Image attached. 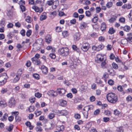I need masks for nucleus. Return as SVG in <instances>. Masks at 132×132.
Here are the masks:
<instances>
[{"mask_svg":"<svg viewBox=\"0 0 132 132\" xmlns=\"http://www.w3.org/2000/svg\"><path fill=\"white\" fill-rule=\"evenodd\" d=\"M106 98L108 101L111 103H115L118 100L117 95L112 93L108 94L107 95Z\"/></svg>","mask_w":132,"mask_h":132,"instance_id":"f257e3e1","label":"nucleus"},{"mask_svg":"<svg viewBox=\"0 0 132 132\" xmlns=\"http://www.w3.org/2000/svg\"><path fill=\"white\" fill-rule=\"evenodd\" d=\"M8 77L6 73H4V75H0V85H3L5 84L7 81Z\"/></svg>","mask_w":132,"mask_h":132,"instance_id":"f03ea898","label":"nucleus"},{"mask_svg":"<svg viewBox=\"0 0 132 132\" xmlns=\"http://www.w3.org/2000/svg\"><path fill=\"white\" fill-rule=\"evenodd\" d=\"M43 39L41 38L37 39L34 44L35 47H37V49H39L41 46L43 45L42 43Z\"/></svg>","mask_w":132,"mask_h":132,"instance_id":"7ed1b4c3","label":"nucleus"},{"mask_svg":"<svg viewBox=\"0 0 132 132\" xmlns=\"http://www.w3.org/2000/svg\"><path fill=\"white\" fill-rule=\"evenodd\" d=\"M60 53L62 55L66 56L69 53V49L67 47L62 48L60 49Z\"/></svg>","mask_w":132,"mask_h":132,"instance_id":"20e7f679","label":"nucleus"},{"mask_svg":"<svg viewBox=\"0 0 132 132\" xmlns=\"http://www.w3.org/2000/svg\"><path fill=\"white\" fill-rule=\"evenodd\" d=\"M89 45L87 43H84L82 45V47H81V49L84 51L86 52L89 49Z\"/></svg>","mask_w":132,"mask_h":132,"instance_id":"39448f33","label":"nucleus"},{"mask_svg":"<svg viewBox=\"0 0 132 132\" xmlns=\"http://www.w3.org/2000/svg\"><path fill=\"white\" fill-rule=\"evenodd\" d=\"M16 103V102L14 98L13 97H11L9 102V104L10 107H12L14 106Z\"/></svg>","mask_w":132,"mask_h":132,"instance_id":"423d86ee","label":"nucleus"},{"mask_svg":"<svg viewBox=\"0 0 132 132\" xmlns=\"http://www.w3.org/2000/svg\"><path fill=\"white\" fill-rule=\"evenodd\" d=\"M104 56L101 54H98L97 55V60L96 61V62L99 63L102 61L103 60H104Z\"/></svg>","mask_w":132,"mask_h":132,"instance_id":"0eeeda50","label":"nucleus"},{"mask_svg":"<svg viewBox=\"0 0 132 132\" xmlns=\"http://www.w3.org/2000/svg\"><path fill=\"white\" fill-rule=\"evenodd\" d=\"M56 90L59 94L60 96L64 95L66 92L65 90L63 88H58Z\"/></svg>","mask_w":132,"mask_h":132,"instance_id":"6e6552de","label":"nucleus"},{"mask_svg":"<svg viewBox=\"0 0 132 132\" xmlns=\"http://www.w3.org/2000/svg\"><path fill=\"white\" fill-rule=\"evenodd\" d=\"M59 105L62 107H65L67 105V101L63 99H62L59 101Z\"/></svg>","mask_w":132,"mask_h":132,"instance_id":"1a4fd4ad","label":"nucleus"},{"mask_svg":"<svg viewBox=\"0 0 132 132\" xmlns=\"http://www.w3.org/2000/svg\"><path fill=\"white\" fill-rule=\"evenodd\" d=\"M48 94L50 96L53 97L56 96L57 95V93L53 90H50L48 92Z\"/></svg>","mask_w":132,"mask_h":132,"instance_id":"9d476101","label":"nucleus"},{"mask_svg":"<svg viewBox=\"0 0 132 132\" xmlns=\"http://www.w3.org/2000/svg\"><path fill=\"white\" fill-rule=\"evenodd\" d=\"M40 69L44 74L46 75L48 73V70L46 66L44 65H42Z\"/></svg>","mask_w":132,"mask_h":132,"instance_id":"9b49d317","label":"nucleus"},{"mask_svg":"<svg viewBox=\"0 0 132 132\" xmlns=\"http://www.w3.org/2000/svg\"><path fill=\"white\" fill-rule=\"evenodd\" d=\"M31 60L34 64L39 65L41 63V62L39 59H36L35 58H31Z\"/></svg>","mask_w":132,"mask_h":132,"instance_id":"f8f14e48","label":"nucleus"},{"mask_svg":"<svg viewBox=\"0 0 132 132\" xmlns=\"http://www.w3.org/2000/svg\"><path fill=\"white\" fill-rule=\"evenodd\" d=\"M57 113L59 116H66L68 114V112L65 110H62L58 111Z\"/></svg>","mask_w":132,"mask_h":132,"instance_id":"ddd939ff","label":"nucleus"},{"mask_svg":"<svg viewBox=\"0 0 132 132\" xmlns=\"http://www.w3.org/2000/svg\"><path fill=\"white\" fill-rule=\"evenodd\" d=\"M101 67L103 69H105L106 68L107 65V61L105 59L104 60L101 62Z\"/></svg>","mask_w":132,"mask_h":132,"instance_id":"4468645a","label":"nucleus"},{"mask_svg":"<svg viewBox=\"0 0 132 132\" xmlns=\"http://www.w3.org/2000/svg\"><path fill=\"white\" fill-rule=\"evenodd\" d=\"M32 8L36 12H37L41 13L43 11V9L42 8L39 9L38 7L35 6H33Z\"/></svg>","mask_w":132,"mask_h":132,"instance_id":"2eb2a0df","label":"nucleus"},{"mask_svg":"<svg viewBox=\"0 0 132 132\" xmlns=\"http://www.w3.org/2000/svg\"><path fill=\"white\" fill-rule=\"evenodd\" d=\"M46 14V13H43L42 14L40 15V21H43L46 19L47 18Z\"/></svg>","mask_w":132,"mask_h":132,"instance_id":"dca6fc26","label":"nucleus"},{"mask_svg":"<svg viewBox=\"0 0 132 132\" xmlns=\"http://www.w3.org/2000/svg\"><path fill=\"white\" fill-rule=\"evenodd\" d=\"M80 34L78 32L76 33L74 35L73 38L75 40L77 41L80 39Z\"/></svg>","mask_w":132,"mask_h":132,"instance_id":"f3484780","label":"nucleus"},{"mask_svg":"<svg viewBox=\"0 0 132 132\" xmlns=\"http://www.w3.org/2000/svg\"><path fill=\"white\" fill-rule=\"evenodd\" d=\"M20 78L19 76L16 75L15 77L12 80V82L13 83L17 82L19 80Z\"/></svg>","mask_w":132,"mask_h":132,"instance_id":"a211bd4d","label":"nucleus"},{"mask_svg":"<svg viewBox=\"0 0 132 132\" xmlns=\"http://www.w3.org/2000/svg\"><path fill=\"white\" fill-rule=\"evenodd\" d=\"M45 39L46 42L49 43L52 40L51 36L50 35H47L45 37Z\"/></svg>","mask_w":132,"mask_h":132,"instance_id":"6ab92c4d","label":"nucleus"},{"mask_svg":"<svg viewBox=\"0 0 132 132\" xmlns=\"http://www.w3.org/2000/svg\"><path fill=\"white\" fill-rule=\"evenodd\" d=\"M122 7L124 9L126 8L127 9H129L131 8V5L130 4H126L123 5Z\"/></svg>","mask_w":132,"mask_h":132,"instance_id":"aec40b11","label":"nucleus"},{"mask_svg":"<svg viewBox=\"0 0 132 132\" xmlns=\"http://www.w3.org/2000/svg\"><path fill=\"white\" fill-rule=\"evenodd\" d=\"M106 28V24L104 22L102 23L101 25V29L102 31H105Z\"/></svg>","mask_w":132,"mask_h":132,"instance_id":"412c9836","label":"nucleus"},{"mask_svg":"<svg viewBox=\"0 0 132 132\" xmlns=\"http://www.w3.org/2000/svg\"><path fill=\"white\" fill-rule=\"evenodd\" d=\"M0 105L2 107H5L6 106V104L5 101L3 100L0 102Z\"/></svg>","mask_w":132,"mask_h":132,"instance_id":"4be33fe9","label":"nucleus"},{"mask_svg":"<svg viewBox=\"0 0 132 132\" xmlns=\"http://www.w3.org/2000/svg\"><path fill=\"white\" fill-rule=\"evenodd\" d=\"M8 117V114L6 113H5L4 114L3 117L1 118V120L2 121H5L7 119Z\"/></svg>","mask_w":132,"mask_h":132,"instance_id":"5701e85b","label":"nucleus"},{"mask_svg":"<svg viewBox=\"0 0 132 132\" xmlns=\"http://www.w3.org/2000/svg\"><path fill=\"white\" fill-rule=\"evenodd\" d=\"M82 112L84 117L86 118H87L88 117V111H85V109H84Z\"/></svg>","mask_w":132,"mask_h":132,"instance_id":"b1692460","label":"nucleus"},{"mask_svg":"<svg viewBox=\"0 0 132 132\" xmlns=\"http://www.w3.org/2000/svg\"><path fill=\"white\" fill-rule=\"evenodd\" d=\"M130 29V27L128 26H126L123 27L124 30L127 32H129Z\"/></svg>","mask_w":132,"mask_h":132,"instance_id":"393cba45","label":"nucleus"},{"mask_svg":"<svg viewBox=\"0 0 132 132\" xmlns=\"http://www.w3.org/2000/svg\"><path fill=\"white\" fill-rule=\"evenodd\" d=\"M104 46L102 44L99 45L97 46V51H98L101 50L103 48Z\"/></svg>","mask_w":132,"mask_h":132,"instance_id":"a878e982","label":"nucleus"},{"mask_svg":"<svg viewBox=\"0 0 132 132\" xmlns=\"http://www.w3.org/2000/svg\"><path fill=\"white\" fill-rule=\"evenodd\" d=\"M116 18L117 17L115 16L112 17L110 19H109V21L110 23H113L116 20Z\"/></svg>","mask_w":132,"mask_h":132,"instance_id":"bb28decb","label":"nucleus"},{"mask_svg":"<svg viewBox=\"0 0 132 132\" xmlns=\"http://www.w3.org/2000/svg\"><path fill=\"white\" fill-rule=\"evenodd\" d=\"M98 16L94 17L92 19V21L94 23H96L98 20Z\"/></svg>","mask_w":132,"mask_h":132,"instance_id":"cd10ccee","label":"nucleus"},{"mask_svg":"<svg viewBox=\"0 0 132 132\" xmlns=\"http://www.w3.org/2000/svg\"><path fill=\"white\" fill-rule=\"evenodd\" d=\"M123 128L122 127H118L117 129V131L118 132H123Z\"/></svg>","mask_w":132,"mask_h":132,"instance_id":"c85d7f7f","label":"nucleus"},{"mask_svg":"<svg viewBox=\"0 0 132 132\" xmlns=\"http://www.w3.org/2000/svg\"><path fill=\"white\" fill-rule=\"evenodd\" d=\"M115 30L113 28H110L108 32L110 34H112L115 32Z\"/></svg>","mask_w":132,"mask_h":132,"instance_id":"c756f323","label":"nucleus"},{"mask_svg":"<svg viewBox=\"0 0 132 132\" xmlns=\"http://www.w3.org/2000/svg\"><path fill=\"white\" fill-rule=\"evenodd\" d=\"M72 49L75 50H76L77 52H79V50L77 48V46L75 45H73L72 46Z\"/></svg>","mask_w":132,"mask_h":132,"instance_id":"7c9ffc66","label":"nucleus"},{"mask_svg":"<svg viewBox=\"0 0 132 132\" xmlns=\"http://www.w3.org/2000/svg\"><path fill=\"white\" fill-rule=\"evenodd\" d=\"M23 70V69H19L18 71V75H17L19 76L20 77L22 74V72Z\"/></svg>","mask_w":132,"mask_h":132,"instance_id":"2f4dec72","label":"nucleus"},{"mask_svg":"<svg viewBox=\"0 0 132 132\" xmlns=\"http://www.w3.org/2000/svg\"><path fill=\"white\" fill-rule=\"evenodd\" d=\"M128 41L127 39H124L121 40V43L123 44H126L127 43Z\"/></svg>","mask_w":132,"mask_h":132,"instance_id":"473e14b6","label":"nucleus"},{"mask_svg":"<svg viewBox=\"0 0 132 132\" xmlns=\"http://www.w3.org/2000/svg\"><path fill=\"white\" fill-rule=\"evenodd\" d=\"M104 114L107 116H109L111 114V112L108 110H105L104 112Z\"/></svg>","mask_w":132,"mask_h":132,"instance_id":"72a5a7b5","label":"nucleus"},{"mask_svg":"<svg viewBox=\"0 0 132 132\" xmlns=\"http://www.w3.org/2000/svg\"><path fill=\"white\" fill-rule=\"evenodd\" d=\"M113 5V3L111 2H109L108 3L106 4V7L108 8H110Z\"/></svg>","mask_w":132,"mask_h":132,"instance_id":"f704fd0d","label":"nucleus"},{"mask_svg":"<svg viewBox=\"0 0 132 132\" xmlns=\"http://www.w3.org/2000/svg\"><path fill=\"white\" fill-rule=\"evenodd\" d=\"M114 114L116 116H118L120 113L121 112L119 111L118 110L116 109L114 111Z\"/></svg>","mask_w":132,"mask_h":132,"instance_id":"c9c22d12","label":"nucleus"},{"mask_svg":"<svg viewBox=\"0 0 132 132\" xmlns=\"http://www.w3.org/2000/svg\"><path fill=\"white\" fill-rule=\"evenodd\" d=\"M87 26V24L85 23H83L81 24L80 28L81 29H84Z\"/></svg>","mask_w":132,"mask_h":132,"instance_id":"e433bc0d","label":"nucleus"},{"mask_svg":"<svg viewBox=\"0 0 132 132\" xmlns=\"http://www.w3.org/2000/svg\"><path fill=\"white\" fill-rule=\"evenodd\" d=\"M48 117L50 119H52L55 117V114L53 113H51L49 114Z\"/></svg>","mask_w":132,"mask_h":132,"instance_id":"4c0bfd02","label":"nucleus"},{"mask_svg":"<svg viewBox=\"0 0 132 132\" xmlns=\"http://www.w3.org/2000/svg\"><path fill=\"white\" fill-rule=\"evenodd\" d=\"M13 128V125H10V126L7 128V129L9 131H10L12 130Z\"/></svg>","mask_w":132,"mask_h":132,"instance_id":"58836bf2","label":"nucleus"},{"mask_svg":"<svg viewBox=\"0 0 132 132\" xmlns=\"http://www.w3.org/2000/svg\"><path fill=\"white\" fill-rule=\"evenodd\" d=\"M26 21L28 23H31V18L29 16H27L26 19Z\"/></svg>","mask_w":132,"mask_h":132,"instance_id":"ea45409f","label":"nucleus"},{"mask_svg":"<svg viewBox=\"0 0 132 132\" xmlns=\"http://www.w3.org/2000/svg\"><path fill=\"white\" fill-rule=\"evenodd\" d=\"M91 123L90 122H89L87 123L86 125V128L87 129H88L90 128L91 127Z\"/></svg>","mask_w":132,"mask_h":132,"instance_id":"a19ab883","label":"nucleus"},{"mask_svg":"<svg viewBox=\"0 0 132 132\" xmlns=\"http://www.w3.org/2000/svg\"><path fill=\"white\" fill-rule=\"evenodd\" d=\"M85 14L86 16L88 17H90L92 15L91 13L89 11H86L85 12Z\"/></svg>","mask_w":132,"mask_h":132,"instance_id":"79ce46f5","label":"nucleus"},{"mask_svg":"<svg viewBox=\"0 0 132 132\" xmlns=\"http://www.w3.org/2000/svg\"><path fill=\"white\" fill-rule=\"evenodd\" d=\"M100 112V109H96L94 112V114L95 115H97L99 114Z\"/></svg>","mask_w":132,"mask_h":132,"instance_id":"37998d69","label":"nucleus"},{"mask_svg":"<svg viewBox=\"0 0 132 132\" xmlns=\"http://www.w3.org/2000/svg\"><path fill=\"white\" fill-rule=\"evenodd\" d=\"M16 121L17 122H19L21 120V118L18 116H16L15 117Z\"/></svg>","mask_w":132,"mask_h":132,"instance_id":"c03bdc74","label":"nucleus"},{"mask_svg":"<svg viewBox=\"0 0 132 132\" xmlns=\"http://www.w3.org/2000/svg\"><path fill=\"white\" fill-rule=\"evenodd\" d=\"M28 110L30 112H32L34 110V108L33 106H30Z\"/></svg>","mask_w":132,"mask_h":132,"instance_id":"a18cd8bd","label":"nucleus"},{"mask_svg":"<svg viewBox=\"0 0 132 132\" xmlns=\"http://www.w3.org/2000/svg\"><path fill=\"white\" fill-rule=\"evenodd\" d=\"M112 66L113 68L115 69H117L118 67V65L115 63H112Z\"/></svg>","mask_w":132,"mask_h":132,"instance_id":"49530a36","label":"nucleus"},{"mask_svg":"<svg viewBox=\"0 0 132 132\" xmlns=\"http://www.w3.org/2000/svg\"><path fill=\"white\" fill-rule=\"evenodd\" d=\"M62 35L64 37H67L69 35L67 31H64L62 32Z\"/></svg>","mask_w":132,"mask_h":132,"instance_id":"de8ad7c7","label":"nucleus"},{"mask_svg":"<svg viewBox=\"0 0 132 132\" xmlns=\"http://www.w3.org/2000/svg\"><path fill=\"white\" fill-rule=\"evenodd\" d=\"M54 3V1L52 0L48 1L47 2V4L49 6L51 5Z\"/></svg>","mask_w":132,"mask_h":132,"instance_id":"09e8293b","label":"nucleus"},{"mask_svg":"<svg viewBox=\"0 0 132 132\" xmlns=\"http://www.w3.org/2000/svg\"><path fill=\"white\" fill-rule=\"evenodd\" d=\"M42 96L41 94L39 93V92L36 93L35 94V96L36 97L38 98H40Z\"/></svg>","mask_w":132,"mask_h":132,"instance_id":"8fccbe9b","label":"nucleus"},{"mask_svg":"<svg viewBox=\"0 0 132 132\" xmlns=\"http://www.w3.org/2000/svg\"><path fill=\"white\" fill-rule=\"evenodd\" d=\"M20 8L22 12H24L26 10V7L25 6L23 5H20Z\"/></svg>","mask_w":132,"mask_h":132,"instance_id":"3c124183","label":"nucleus"},{"mask_svg":"<svg viewBox=\"0 0 132 132\" xmlns=\"http://www.w3.org/2000/svg\"><path fill=\"white\" fill-rule=\"evenodd\" d=\"M128 17L129 20L132 21V10L130 11V12L128 15Z\"/></svg>","mask_w":132,"mask_h":132,"instance_id":"603ef678","label":"nucleus"},{"mask_svg":"<svg viewBox=\"0 0 132 132\" xmlns=\"http://www.w3.org/2000/svg\"><path fill=\"white\" fill-rule=\"evenodd\" d=\"M49 56L52 59H55L56 57L55 55L53 53L50 54Z\"/></svg>","mask_w":132,"mask_h":132,"instance_id":"864d4df0","label":"nucleus"},{"mask_svg":"<svg viewBox=\"0 0 132 132\" xmlns=\"http://www.w3.org/2000/svg\"><path fill=\"white\" fill-rule=\"evenodd\" d=\"M119 21L120 22L124 23L125 22V19L123 17H121L119 19Z\"/></svg>","mask_w":132,"mask_h":132,"instance_id":"5fc2aeb1","label":"nucleus"},{"mask_svg":"<svg viewBox=\"0 0 132 132\" xmlns=\"http://www.w3.org/2000/svg\"><path fill=\"white\" fill-rule=\"evenodd\" d=\"M48 78L51 79H52L54 78V76L51 74H49L48 76Z\"/></svg>","mask_w":132,"mask_h":132,"instance_id":"6e6d98bb","label":"nucleus"},{"mask_svg":"<svg viewBox=\"0 0 132 132\" xmlns=\"http://www.w3.org/2000/svg\"><path fill=\"white\" fill-rule=\"evenodd\" d=\"M31 31L30 30H28L26 32V35L28 37H29L31 35Z\"/></svg>","mask_w":132,"mask_h":132,"instance_id":"4d7b16f0","label":"nucleus"},{"mask_svg":"<svg viewBox=\"0 0 132 132\" xmlns=\"http://www.w3.org/2000/svg\"><path fill=\"white\" fill-rule=\"evenodd\" d=\"M35 129L37 131H41L42 130V128L40 127H37Z\"/></svg>","mask_w":132,"mask_h":132,"instance_id":"13d9d810","label":"nucleus"},{"mask_svg":"<svg viewBox=\"0 0 132 132\" xmlns=\"http://www.w3.org/2000/svg\"><path fill=\"white\" fill-rule=\"evenodd\" d=\"M56 30L57 32H59L61 31V28L59 27H57L56 28Z\"/></svg>","mask_w":132,"mask_h":132,"instance_id":"bf43d9fd","label":"nucleus"},{"mask_svg":"<svg viewBox=\"0 0 132 132\" xmlns=\"http://www.w3.org/2000/svg\"><path fill=\"white\" fill-rule=\"evenodd\" d=\"M122 70L124 71L128 69V68L126 66L124 65H122Z\"/></svg>","mask_w":132,"mask_h":132,"instance_id":"052dcab7","label":"nucleus"},{"mask_svg":"<svg viewBox=\"0 0 132 132\" xmlns=\"http://www.w3.org/2000/svg\"><path fill=\"white\" fill-rule=\"evenodd\" d=\"M95 96H91L90 98V100L91 102H93L95 101Z\"/></svg>","mask_w":132,"mask_h":132,"instance_id":"680f3d73","label":"nucleus"},{"mask_svg":"<svg viewBox=\"0 0 132 132\" xmlns=\"http://www.w3.org/2000/svg\"><path fill=\"white\" fill-rule=\"evenodd\" d=\"M96 13H99L101 10V9L100 7H96Z\"/></svg>","mask_w":132,"mask_h":132,"instance_id":"e2e57ef3","label":"nucleus"},{"mask_svg":"<svg viewBox=\"0 0 132 132\" xmlns=\"http://www.w3.org/2000/svg\"><path fill=\"white\" fill-rule=\"evenodd\" d=\"M33 77L37 79H39V75L37 74H34L33 75Z\"/></svg>","mask_w":132,"mask_h":132,"instance_id":"0e129e2a","label":"nucleus"},{"mask_svg":"<svg viewBox=\"0 0 132 132\" xmlns=\"http://www.w3.org/2000/svg\"><path fill=\"white\" fill-rule=\"evenodd\" d=\"M108 74L107 73H105L103 75V78H104L105 79H106L108 78Z\"/></svg>","mask_w":132,"mask_h":132,"instance_id":"69168bd1","label":"nucleus"},{"mask_svg":"<svg viewBox=\"0 0 132 132\" xmlns=\"http://www.w3.org/2000/svg\"><path fill=\"white\" fill-rule=\"evenodd\" d=\"M35 113L36 116H39L41 114V112L40 111H35Z\"/></svg>","mask_w":132,"mask_h":132,"instance_id":"338daca9","label":"nucleus"},{"mask_svg":"<svg viewBox=\"0 0 132 132\" xmlns=\"http://www.w3.org/2000/svg\"><path fill=\"white\" fill-rule=\"evenodd\" d=\"M108 82L109 84L111 85H113L114 84L113 81L111 79H110L108 80Z\"/></svg>","mask_w":132,"mask_h":132,"instance_id":"774afa93","label":"nucleus"}]
</instances>
